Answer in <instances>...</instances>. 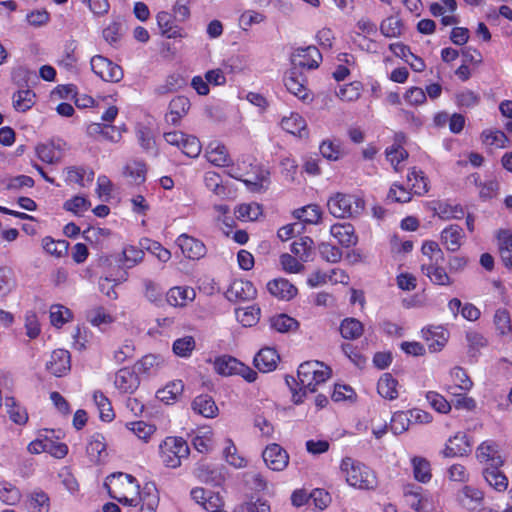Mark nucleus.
I'll return each instance as SVG.
<instances>
[{"label":"nucleus","instance_id":"nucleus-8","mask_svg":"<svg viewBox=\"0 0 512 512\" xmlns=\"http://www.w3.org/2000/svg\"><path fill=\"white\" fill-rule=\"evenodd\" d=\"M176 244L181 249L183 255L191 260H199L207 253L206 246L202 241L187 234L178 236Z\"/></svg>","mask_w":512,"mask_h":512},{"label":"nucleus","instance_id":"nucleus-58","mask_svg":"<svg viewBox=\"0 0 512 512\" xmlns=\"http://www.w3.org/2000/svg\"><path fill=\"white\" fill-rule=\"evenodd\" d=\"M318 251L322 259L329 263H337L342 258V251L337 246L327 242H321L318 245Z\"/></svg>","mask_w":512,"mask_h":512},{"label":"nucleus","instance_id":"nucleus-23","mask_svg":"<svg viewBox=\"0 0 512 512\" xmlns=\"http://www.w3.org/2000/svg\"><path fill=\"white\" fill-rule=\"evenodd\" d=\"M206 157L208 161L213 165L219 167L230 165L228 150L223 144L219 142H212L209 144L206 151Z\"/></svg>","mask_w":512,"mask_h":512},{"label":"nucleus","instance_id":"nucleus-64","mask_svg":"<svg viewBox=\"0 0 512 512\" xmlns=\"http://www.w3.org/2000/svg\"><path fill=\"white\" fill-rule=\"evenodd\" d=\"M129 429L139 438L144 441L156 431L154 425L148 424L144 421H136L128 424Z\"/></svg>","mask_w":512,"mask_h":512},{"label":"nucleus","instance_id":"nucleus-12","mask_svg":"<svg viewBox=\"0 0 512 512\" xmlns=\"http://www.w3.org/2000/svg\"><path fill=\"white\" fill-rule=\"evenodd\" d=\"M137 493L141 506L135 512H155L159 504L156 485L153 482L146 483L142 491Z\"/></svg>","mask_w":512,"mask_h":512},{"label":"nucleus","instance_id":"nucleus-22","mask_svg":"<svg viewBox=\"0 0 512 512\" xmlns=\"http://www.w3.org/2000/svg\"><path fill=\"white\" fill-rule=\"evenodd\" d=\"M291 252L302 262L313 260L315 255L313 239L308 236H304L299 240L294 241L291 244Z\"/></svg>","mask_w":512,"mask_h":512},{"label":"nucleus","instance_id":"nucleus-3","mask_svg":"<svg viewBox=\"0 0 512 512\" xmlns=\"http://www.w3.org/2000/svg\"><path fill=\"white\" fill-rule=\"evenodd\" d=\"M327 207L336 218H352L365 209V201L354 194L336 193L328 199Z\"/></svg>","mask_w":512,"mask_h":512},{"label":"nucleus","instance_id":"nucleus-31","mask_svg":"<svg viewBox=\"0 0 512 512\" xmlns=\"http://www.w3.org/2000/svg\"><path fill=\"white\" fill-rule=\"evenodd\" d=\"M414 478L421 483H427L431 480L430 462L423 457L415 456L411 459Z\"/></svg>","mask_w":512,"mask_h":512},{"label":"nucleus","instance_id":"nucleus-54","mask_svg":"<svg viewBox=\"0 0 512 512\" xmlns=\"http://www.w3.org/2000/svg\"><path fill=\"white\" fill-rule=\"evenodd\" d=\"M4 404L10 419L14 423L19 425L26 423V421L28 420V415L23 408L16 404V401L13 397H6Z\"/></svg>","mask_w":512,"mask_h":512},{"label":"nucleus","instance_id":"nucleus-33","mask_svg":"<svg viewBox=\"0 0 512 512\" xmlns=\"http://www.w3.org/2000/svg\"><path fill=\"white\" fill-rule=\"evenodd\" d=\"M35 93L30 89L18 90L12 96L13 107L18 112H26L35 104Z\"/></svg>","mask_w":512,"mask_h":512},{"label":"nucleus","instance_id":"nucleus-10","mask_svg":"<svg viewBox=\"0 0 512 512\" xmlns=\"http://www.w3.org/2000/svg\"><path fill=\"white\" fill-rule=\"evenodd\" d=\"M224 470L223 466L202 463L196 468L195 475L201 482L219 486L225 479Z\"/></svg>","mask_w":512,"mask_h":512},{"label":"nucleus","instance_id":"nucleus-4","mask_svg":"<svg viewBox=\"0 0 512 512\" xmlns=\"http://www.w3.org/2000/svg\"><path fill=\"white\" fill-rule=\"evenodd\" d=\"M119 482H126L129 492H138L139 485L136 483V479L132 475L117 472L108 476L105 482V486L108 489L110 497L123 505L134 508L137 507L139 505L138 496L130 498L128 497L127 492L124 493L119 491Z\"/></svg>","mask_w":512,"mask_h":512},{"label":"nucleus","instance_id":"nucleus-21","mask_svg":"<svg viewBox=\"0 0 512 512\" xmlns=\"http://www.w3.org/2000/svg\"><path fill=\"white\" fill-rule=\"evenodd\" d=\"M284 85L291 94L299 99L305 100L307 98L304 79L296 69L291 70L284 76Z\"/></svg>","mask_w":512,"mask_h":512},{"label":"nucleus","instance_id":"nucleus-36","mask_svg":"<svg viewBox=\"0 0 512 512\" xmlns=\"http://www.w3.org/2000/svg\"><path fill=\"white\" fill-rule=\"evenodd\" d=\"M87 320L95 327L104 331L107 326L114 322V317L103 307L91 309L87 313Z\"/></svg>","mask_w":512,"mask_h":512},{"label":"nucleus","instance_id":"nucleus-24","mask_svg":"<svg viewBox=\"0 0 512 512\" xmlns=\"http://www.w3.org/2000/svg\"><path fill=\"white\" fill-rule=\"evenodd\" d=\"M196 293L191 287H173L167 293V302L172 306H185L189 301L194 300Z\"/></svg>","mask_w":512,"mask_h":512},{"label":"nucleus","instance_id":"nucleus-13","mask_svg":"<svg viewBox=\"0 0 512 512\" xmlns=\"http://www.w3.org/2000/svg\"><path fill=\"white\" fill-rule=\"evenodd\" d=\"M267 289L272 296L285 301H289L294 298L298 291L293 284L284 278H277L269 281Z\"/></svg>","mask_w":512,"mask_h":512},{"label":"nucleus","instance_id":"nucleus-34","mask_svg":"<svg viewBox=\"0 0 512 512\" xmlns=\"http://www.w3.org/2000/svg\"><path fill=\"white\" fill-rule=\"evenodd\" d=\"M144 251L135 246L125 247L118 258V262L124 269H131L143 260Z\"/></svg>","mask_w":512,"mask_h":512},{"label":"nucleus","instance_id":"nucleus-39","mask_svg":"<svg viewBox=\"0 0 512 512\" xmlns=\"http://www.w3.org/2000/svg\"><path fill=\"white\" fill-rule=\"evenodd\" d=\"M296 57H308L309 60H299L300 67H307L308 69H315L319 66L322 55L315 46H308L306 48H298Z\"/></svg>","mask_w":512,"mask_h":512},{"label":"nucleus","instance_id":"nucleus-17","mask_svg":"<svg viewBox=\"0 0 512 512\" xmlns=\"http://www.w3.org/2000/svg\"><path fill=\"white\" fill-rule=\"evenodd\" d=\"M476 456L480 462H489L490 466L503 464V460L498 453V445L492 440L481 443L477 448Z\"/></svg>","mask_w":512,"mask_h":512},{"label":"nucleus","instance_id":"nucleus-37","mask_svg":"<svg viewBox=\"0 0 512 512\" xmlns=\"http://www.w3.org/2000/svg\"><path fill=\"white\" fill-rule=\"evenodd\" d=\"M215 370L224 376L237 374L241 368V362L232 356H221L215 360Z\"/></svg>","mask_w":512,"mask_h":512},{"label":"nucleus","instance_id":"nucleus-19","mask_svg":"<svg viewBox=\"0 0 512 512\" xmlns=\"http://www.w3.org/2000/svg\"><path fill=\"white\" fill-rule=\"evenodd\" d=\"M139 385L138 376L128 368L120 369L115 376V386L123 393H132Z\"/></svg>","mask_w":512,"mask_h":512},{"label":"nucleus","instance_id":"nucleus-57","mask_svg":"<svg viewBox=\"0 0 512 512\" xmlns=\"http://www.w3.org/2000/svg\"><path fill=\"white\" fill-rule=\"evenodd\" d=\"M185 85L184 78L177 73L169 75L166 80L165 84L160 85L156 88V92L159 95H164L167 93H171L174 91H177L178 89L182 88Z\"/></svg>","mask_w":512,"mask_h":512},{"label":"nucleus","instance_id":"nucleus-29","mask_svg":"<svg viewBox=\"0 0 512 512\" xmlns=\"http://www.w3.org/2000/svg\"><path fill=\"white\" fill-rule=\"evenodd\" d=\"M157 24L161 30V34L167 38L182 37L181 29L173 25V16L166 12L161 11L156 16Z\"/></svg>","mask_w":512,"mask_h":512},{"label":"nucleus","instance_id":"nucleus-63","mask_svg":"<svg viewBox=\"0 0 512 512\" xmlns=\"http://www.w3.org/2000/svg\"><path fill=\"white\" fill-rule=\"evenodd\" d=\"M5 189L10 191H20L24 187L32 188L34 186V180L27 175H18L7 179L5 182Z\"/></svg>","mask_w":512,"mask_h":512},{"label":"nucleus","instance_id":"nucleus-46","mask_svg":"<svg viewBox=\"0 0 512 512\" xmlns=\"http://www.w3.org/2000/svg\"><path fill=\"white\" fill-rule=\"evenodd\" d=\"M93 399L99 410L101 420L106 422L112 421L115 414L109 399L101 391H96L93 395Z\"/></svg>","mask_w":512,"mask_h":512},{"label":"nucleus","instance_id":"nucleus-15","mask_svg":"<svg viewBox=\"0 0 512 512\" xmlns=\"http://www.w3.org/2000/svg\"><path fill=\"white\" fill-rule=\"evenodd\" d=\"M190 109V101L185 96H177L169 103V113L166 114V121L172 125H177L180 119L185 116Z\"/></svg>","mask_w":512,"mask_h":512},{"label":"nucleus","instance_id":"nucleus-45","mask_svg":"<svg viewBox=\"0 0 512 512\" xmlns=\"http://www.w3.org/2000/svg\"><path fill=\"white\" fill-rule=\"evenodd\" d=\"M421 269L430 280L438 285H446L450 283V278L444 268L435 266L433 263L422 264Z\"/></svg>","mask_w":512,"mask_h":512},{"label":"nucleus","instance_id":"nucleus-56","mask_svg":"<svg viewBox=\"0 0 512 512\" xmlns=\"http://www.w3.org/2000/svg\"><path fill=\"white\" fill-rule=\"evenodd\" d=\"M411 417L408 412H395L391 418L390 430L395 434H401L409 428Z\"/></svg>","mask_w":512,"mask_h":512},{"label":"nucleus","instance_id":"nucleus-14","mask_svg":"<svg viewBox=\"0 0 512 512\" xmlns=\"http://www.w3.org/2000/svg\"><path fill=\"white\" fill-rule=\"evenodd\" d=\"M279 359L280 357L275 349L266 347L255 355L254 365L260 372H271L277 367Z\"/></svg>","mask_w":512,"mask_h":512},{"label":"nucleus","instance_id":"nucleus-20","mask_svg":"<svg viewBox=\"0 0 512 512\" xmlns=\"http://www.w3.org/2000/svg\"><path fill=\"white\" fill-rule=\"evenodd\" d=\"M463 237V229L459 225L454 224L442 231L441 242L448 251L455 252L460 248Z\"/></svg>","mask_w":512,"mask_h":512},{"label":"nucleus","instance_id":"nucleus-2","mask_svg":"<svg viewBox=\"0 0 512 512\" xmlns=\"http://www.w3.org/2000/svg\"><path fill=\"white\" fill-rule=\"evenodd\" d=\"M340 471L348 485L364 490H373L377 487L375 473L365 464L351 457H345L340 464Z\"/></svg>","mask_w":512,"mask_h":512},{"label":"nucleus","instance_id":"nucleus-42","mask_svg":"<svg viewBox=\"0 0 512 512\" xmlns=\"http://www.w3.org/2000/svg\"><path fill=\"white\" fill-rule=\"evenodd\" d=\"M321 215L320 207L315 204H310L294 211L295 218L307 224H317L321 219Z\"/></svg>","mask_w":512,"mask_h":512},{"label":"nucleus","instance_id":"nucleus-18","mask_svg":"<svg viewBox=\"0 0 512 512\" xmlns=\"http://www.w3.org/2000/svg\"><path fill=\"white\" fill-rule=\"evenodd\" d=\"M330 233L344 247L354 246L358 241L354 227L349 223L332 225Z\"/></svg>","mask_w":512,"mask_h":512},{"label":"nucleus","instance_id":"nucleus-51","mask_svg":"<svg viewBox=\"0 0 512 512\" xmlns=\"http://www.w3.org/2000/svg\"><path fill=\"white\" fill-rule=\"evenodd\" d=\"M483 492L478 488L472 486H465L461 491L460 500L462 504L469 508L474 509L483 500Z\"/></svg>","mask_w":512,"mask_h":512},{"label":"nucleus","instance_id":"nucleus-30","mask_svg":"<svg viewBox=\"0 0 512 512\" xmlns=\"http://www.w3.org/2000/svg\"><path fill=\"white\" fill-rule=\"evenodd\" d=\"M398 382L390 373H384L377 383V391L385 399L394 400L398 397Z\"/></svg>","mask_w":512,"mask_h":512},{"label":"nucleus","instance_id":"nucleus-60","mask_svg":"<svg viewBox=\"0 0 512 512\" xmlns=\"http://www.w3.org/2000/svg\"><path fill=\"white\" fill-rule=\"evenodd\" d=\"M195 348V340L192 336L179 338L173 343V352L180 357H188Z\"/></svg>","mask_w":512,"mask_h":512},{"label":"nucleus","instance_id":"nucleus-49","mask_svg":"<svg viewBox=\"0 0 512 512\" xmlns=\"http://www.w3.org/2000/svg\"><path fill=\"white\" fill-rule=\"evenodd\" d=\"M281 127L291 134H299L302 137L306 122L299 114L292 113L289 117L282 119Z\"/></svg>","mask_w":512,"mask_h":512},{"label":"nucleus","instance_id":"nucleus-5","mask_svg":"<svg viewBox=\"0 0 512 512\" xmlns=\"http://www.w3.org/2000/svg\"><path fill=\"white\" fill-rule=\"evenodd\" d=\"M159 448L161 460L169 468L179 467L181 460L190 453L187 442L181 437H166Z\"/></svg>","mask_w":512,"mask_h":512},{"label":"nucleus","instance_id":"nucleus-44","mask_svg":"<svg viewBox=\"0 0 512 512\" xmlns=\"http://www.w3.org/2000/svg\"><path fill=\"white\" fill-rule=\"evenodd\" d=\"M146 172V164L139 160H133L127 163L124 168V174L130 177L136 184H141L145 181Z\"/></svg>","mask_w":512,"mask_h":512},{"label":"nucleus","instance_id":"nucleus-41","mask_svg":"<svg viewBox=\"0 0 512 512\" xmlns=\"http://www.w3.org/2000/svg\"><path fill=\"white\" fill-rule=\"evenodd\" d=\"M407 179L408 182H412L411 189L414 191V194L421 196L428 192V179L423 171L417 170L413 167L409 171Z\"/></svg>","mask_w":512,"mask_h":512},{"label":"nucleus","instance_id":"nucleus-1","mask_svg":"<svg viewBox=\"0 0 512 512\" xmlns=\"http://www.w3.org/2000/svg\"><path fill=\"white\" fill-rule=\"evenodd\" d=\"M299 390L293 391V401L295 404L303 402V397L307 393H314L317 386L326 382L331 376V369L323 362L307 361L300 364L298 368Z\"/></svg>","mask_w":512,"mask_h":512},{"label":"nucleus","instance_id":"nucleus-25","mask_svg":"<svg viewBox=\"0 0 512 512\" xmlns=\"http://www.w3.org/2000/svg\"><path fill=\"white\" fill-rule=\"evenodd\" d=\"M105 437L100 433H94L90 436L87 444V454L93 462H99L106 455Z\"/></svg>","mask_w":512,"mask_h":512},{"label":"nucleus","instance_id":"nucleus-40","mask_svg":"<svg viewBox=\"0 0 512 512\" xmlns=\"http://www.w3.org/2000/svg\"><path fill=\"white\" fill-rule=\"evenodd\" d=\"M237 320L245 327L255 325L259 319L261 310L256 305H251L244 308H238L235 311Z\"/></svg>","mask_w":512,"mask_h":512},{"label":"nucleus","instance_id":"nucleus-38","mask_svg":"<svg viewBox=\"0 0 512 512\" xmlns=\"http://www.w3.org/2000/svg\"><path fill=\"white\" fill-rule=\"evenodd\" d=\"M363 324L356 318H345L340 325V333L343 338L354 340L363 334Z\"/></svg>","mask_w":512,"mask_h":512},{"label":"nucleus","instance_id":"nucleus-26","mask_svg":"<svg viewBox=\"0 0 512 512\" xmlns=\"http://www.w3.org/2000/svg\"><path fill=\"white\" fill-rule=\"evenodd\" d=\"M497 238L501 259L505 267L512 270V235L508 230H500Z\"/></svg>","mask_w":512,"mask_h":512},{"label":"nucleus","instance_id":"nucleus-32","mask_svg":"<svg viewBox=\"0 0 512 512\" xmlns=\"http://www.w3.org/2000/svg\"><path fill=\"white\" fill-rule=\"evenodd\" d=\"M26 507L29 512H49L50 499L45 492L34 491L28 496Z\"/></svg>","mask_w":512,"mask_h":512},{"label":"nucleus","instance_id":"nucleus-52","mask_svg":"<svg viewBox=\"0 0 512 512\" xmlns=\"http://www.w3.org/2000/svg\"><path fill=\"white\" fill-rule=\"evenodd\" d=\"M494 324L498 333L502 336L512 333L510 313L505 308H499L494 314Z\"/></svg>","mask_w":512,"mask_h":512},{"label":"nucleus","instance_id":"nucleus-48","mask_svg":"<svg viewBox=\"0 0 512 512\" xmlns=\"http://www.w3.org/2000/svg\"><path fill=\"white\" fill-rule=\"evenodd\" d=\"M270 325L277 332L286 333L295 331L299 324L294 318L286 314H280L270 319Z\"/></svg>","mask_w":512,"mask_h":512},{"label":"nucleus","instance_id":"nucleus-6","mask_svg":"<svg viewBox=\"0 0 512 512\" xmlns=\"http://www.w3.org/2000/svg\"><path fill=\"white\" fill-rule=\"evenodd\" d=\"M92 71L103 81L117 83L123 78L122 68L102 55H95L90 61Z\"/></svg>","mask_w":512,"mask_h":512},{"label":"nucleus","instance_id":"nucleus-43","mask_svg":"<svg viewBox=\"0 0 512 512\" xmlns=\"http://www.w3.org/2000/svg\"><path fill=\"white\" fill-rule=\"evenodd\" d=\"M16 287L14 272L10 267H0V299L8 296Z\"/></svg>","mask_w":512,"mask_h":512},{"label":"nucleus","instance_id":"nucleus-62","mask_svg":"<svg viewBox=\"0 0 512 512\" xmlns=\"http://www.w3.org/2000/svg\"><path fill=\"white\" fill-rule=\"evenodd\" d=\"M180 149L186 156L196 158L199 156L202 146L197 137L186 134V139H183Z\"/></svg>","mask_w":512,"mask_h":512},{"label":"nucleus","instance_id":"nucleus-35","mask_svg":"<svg viewBox=\"0 0 512 512\" xmlns=\"http://www.w3.org/2000/svg\"><path fill=\"white\" fill-rule=\"evenodd\" d=\"M183 390V382L175 380L168 383L163 389H159L156 396L160 401L169 404L171 401H175L182 394Z\"/></svg>","mask_w":512,"mask_h":512},{"label":"nucleus","instance_id":"nucleus-7","mask_svg":"<svg viewBox=\"0 0 512 512\" xmlns=\"http://www.w3.org/2000/svg\"><path fill=\"white\" fill-rule=\"evenodd\" d=\"M262 458L267 467L273 471H283L289 463L287 451L277 443L266 446Z\"/></svg>","mask_w":512,"mask_h":512},{"label":"nucleus","instance_id":"nucleus-55","mask_svg":"<svg viewBox=\"0 0 512 512\" xmlns=\"http://www.w3.org/2000/svg\"><path fill=\"white\" fill-rule=\"evenodd\" d=\"M436 213L442 219H461L464 217L465 212L461 205H452L446 202H440L435 208Z\"/></svg>","mask_w":512,"mask_h":512},{"label":"nucleus","instance_id":"nucleus-53","mask_svg":"<svg viewBox=\"0 0 512 512\" xmlns=\"http://www.w3.org/2000/svg\"><path fill=\"white\" fill-rule=\"evenodd\" d=\"M43 249L50 255L62 257L68 252L69 243L66 240H54L51 237H45L42 240Z\"/></svg>","mask_w":512,"mask_h":512},{"label":"nucleus","instance_id":"nucleus-50","mask_svg":"<svg viewBox=\"0 0 512 512\" xmlns=\"http://www.w3.org/2000/svg\"><path fill=\"white\" fill-rule=\"evenodd\" d=\"M262 214V208L257 203L241 204L235 209V216L242 221H255Z\"/></svg>","mask_w":512,"mask_h":512},{"label":"nucleus","instance_id":"nucleus-11","mask_svg":"<svg viewBox=\"0 0 512 512\" xmlns=\"http://www.w3.org/2000/svg\"><path fill=\"white\" fill-rule=\"evenodd\" d=\"M70 368V353L64 349L54 350L46 363V369L56 377L65 375Z\"/></svg>","mask_w":512,"mask_h":512},{"label":"nucleus","instance_id":"nucleus-27","mask_svg":"<svg viewBox=\"0 0 512 512\" xmlns=\"http://www.w3.org/2000/svg\"><path fill=\"white\" fill-rule=\"evenodd\" d=\"M192 409L199 415L206 418H213L217 415L218 407L212 397L199 395L192 402Z\"/></svg>","mask_w":512,"mask_h":512},{"label":"nucleus","instance_id":"nucleus-59","mask_svg":"<svg viewBox=\"0 0 512 512\" xmlns=\"http://www.w3.org/2000/svg\"><path fill=\"white\" fill-rule=\"evenodd\" d=\"M71 316V311L62 305L56 304L52 305L50 308L51 323L55 327H61L64 325Z\"/></svg>","mask_w":512,"mask_h":512},{"label":"nucleus","instance_id":"nucleus-28","mask_svg":"<svg viewBox=\"0 0 512 512\" xmlns=\"http://www.w3.org/2000/svg\"><path fill=\"white\" fill-rule=\"evenodd\" d=\"M501 465H492L484 469L483 476L486 482L497 491H504L508 486L507 477L499 471Z\"/></svg>","mask_w":512,"mask_h":512},{"label":"nucleus","instance_id":"nucleus-16","mask_svg":"<svg viewBox=\"0 0 512 512\" xmlns=\"http://www.w3.org/2000/svg\"><path fill=\"white\" fill-rule=\"evenodd\" d=\"M471 451L467 435L465 433H457L449 438L443 454L446 457L462 456Z\"/></svg>","mask_w":512,"mask_h":512},{"label":"nucleus","instance_id":"nucleus-9","mask_svg":"<svg viewBox=\"0 0 512 512\" xmlns=\"http://www.w3.org/2000/svg\"><path fill=\"white\" fill-rule=\"evenodd\" d=\"M256 295L257 290L253 283L243 279L234 280L226 292V297L230 301H249Z\"/></svg>","mask_w":512,"mask_h":512},{"label":"nucleus","instance_id":"nucleus-61","mask_svg":"<svg viewBox=\"0 0 512 512\" xmlns=\"http://www.w3.org/2000/svg\"><path fill=\"white\" fill-rule=\"evenodd\" d=\"M162 363V358L159 355L148 354L142 357L136 363V369L140 373H151Z\"/></svg>","mask_w":512,"mask_h":512},{"label":"nucleus","instance_id":"nucleus-47","mask_svg":"<svg viewBox=\"0 0 512 512\" xmlns=\"http://www.w3.org/2000/svg\"><path fill=\"white\" fill-rule=\"evenodd\" d=\"M226 446L223 451L226 462L234 468H243L246 466L247 461L244 457L239 455L237 447L231 439L226 440Z\"/></svg>","mask_w":512,"mask_h":512}]
</instances>
